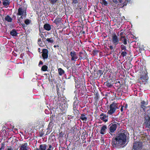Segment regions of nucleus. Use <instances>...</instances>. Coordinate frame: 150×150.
Listing matches in <instances>:
<instances>
[{
	"label": "nucleus",
	"mask_w": 150,
	"mask_h": 150,
	"mask_svg": "<svg viewBox=\"0 0 150 150\" xmlns=\"http://www.w3.org/2000/svg\"><path fill=\"white\" fill-rule=\"evenodd\" d=\"M127 136L124 133L119 132L112 139L111 145L114 148H120L125 145Z\"/></svg>",
	"instance_id": "nucleus-1"
},
{
	"label": "nucleus",
	"mask_w": 150,
	"mask_h": 150,
	"mask_svg": "<svg viewBox=\"0 0 150 150\" xmlns=\"http://www.w3.org/2000/svg\"><path fill=\"white\" fill-rule=\"evenodd\" d=\"M120 41L121 42H119V44L120 45V48L121 51L127 50V42H129L128 38L125 36H122L120 38Z\"/></svg>",
	"instance_id": "nucleus-2"
},
{
	"label": "nucleus",
	"mask_w": 150,
	"mask_h": 150,
	"mask_svg": "<svg viewBox=\"0 0 150 150\" xmlns=\"http://www.w3.org/2000/svg\"><path fill=\"white\" fill-rule=\"evenodd\" d=\"M110 110L108 112V114L112 115L115 112L117 108V104L113 102L110 105Z\"/></svg>",
	"instance_id": "nucleus-3"
},
{
	"label": "nucleus",
	"mask_w": 150,
	"mask_h": 150,
	"mask_svg": "<svg viewBox=\"0 0 150 150\" xmlns=\"http://www.w3.org/2000/svg\"><path fill=\"white\" fill-rule=\"evenodd\" d=\"M118 123L115 122L111 123L108 126V128L109 129V133L112 135V133H114L116 130L117 128V125Z\"/></svg>",
	"instance_id": "nucleus-4"
},
{
	"label": "nucleus",
	"mask_w": 150,
	"mask_h": 150,
	"mask_svg": "<svg viewBox=\"0 0 150 150\" xmlns=\"http://www.w3.org/2000/svg\"><path fill=\"white\" fill-rule=\"evenodd\" d=\"M75 86L80 93L83 94V93L86 90L85 86H83V84L81 83L75 84Z\"/></svg>",
	"instance_id": "nucleus-5"
},
{
	"label": "nucleus",
	"mask_w": 150,
	"mask_h": 150,
	"mask_svg": "<svg viewBox=\"0 0 150 150\" xmlns=\"http://www.w3.org/2000/svg\"><path fill=\"white\" fill-rule=\"evenodd\" d=\"M142 142H136L134 143L132 148L134 150H140L142 149Z\"/></svg>",
	"instance_id": "nucleus-6"
},
{
	"label": "nucleus",
	"mask_w": 150,
	"mask_h": 150,
	"mask_svg": "<svg viewBox=\"0 0 150 150\" xmlns=\"http://www.w3.org/2000/svg\"><path fill=\"white\" fill-rule=\"evenodd\" d=\"M119 41L120 40L116 34L115 33L113 34L112 36V42L113 44L116 46L119 44Z\"/></svg>",
	"instance_id": "nucleus-7"
},
{
	"label": "nucleus",
	"mask_w": 150,
	"mask_h": 150,
	"mask_svg": "<svg viewBox=\"0 0 150 150\" xmlns=\"http://www.w3.org/2000/svg\"><path fill=\"white\" fill-rule=\"evenodd\" d=\"M48 51L46 49H43L42 50V56L44 59L48 58Z\"/></svg>",
	"instance_id": "nucleus-8"
},
{
	"label": "nucleus",
	"mask_w": 150,
	"mask_h": 150,
	"mask_svg": "<svg viewBox=\"0 0 150 150\" xmlns=\"http://www.w3.org/2000/svg\"><path fill=\"white\" fill-rule=\"evenodd\" d=\"M100 119L103 121L105 122H107L108 121V115H106L104 113H101L99 116Z\"/></svg>",
	"instance_id": "nucleus-9"
},
{
	"label": "nucleus",
	"mask_w": 150,
	"mask_h": 150,
	"mask_svg": "<svg viewBox=\"0 0 150 150\" xmlns=\"http://www.w3.org/2000/svg\"><path fill=\"white\" fill-rule=\"evenodd\" d=\"M26 10H24L22 7H20L18 9L17 15L19 16H23L26 14Z\"/></svg>",
	"instance_id": "nucleus-10"
},
{
	"label": "nucleus",
	"mask_w": 150,
	"mask_h": 150,
	"mask_svg": "<svg viewBox=\"0 0 150 150\" xmlns=\"http://www.w3.org/2000/svg\"><path fill=\"white\" fill-rule=\"evenodd\" d=\"M70 55L71 57V61L74 60L75 59H78V57L76 55V52L73 51L71 52Z\"/></svg>",
	"instance_id": "nucleus-11"
},
{
	"label": "nucleus",
	"mask_w": 150,
	"mask_h": 150,
	"mask_svg": "<svg viewBox=\"0 0 150 150\" xmlns=\"http://www.w3.org/2000/svg\"><path fill=\"white\" fill-rule=\"evenodd\" d=\"M148 77L147 75V72L145 71L144 72L143 75H142L141 77V79L142 80L143 82H146L147 80Z\"/></svg>",
	"instance_id": "nucleus-12"
},
{
	"label": "nucleus",
	"mask_w": 150,
	"mask_h": 150,
	"mask_svg": "<svg viewBox=\"0 0 150 150\" xmlns=\"http://www.w3.org/2000/svg\"><path fill=\"white\" fill-rule=\"evenodd\" d=\"M48 146L46 144H42L40 145L38 148H36L34 150H47Z\"/></svg>",
	"instance_id": "nucleus-13"
},
{
	"label": "nucleus",
	"mask_w": 150,
	"mask_h": 150,
	"mask_svg": "<svg viewBox=\"0 0 150 150\" xmlns=\"http://www.w3.org/2000/svg\"><path fill=\"white\" fill-rule=\"evenodd\" d=\"M56 90L57 91V93L58 96L59 98H62L61 96L62 94L63 91H62L61 88L60 89L57 86V85L56 86Z\"/></svg>",
	"instance_id": "nucleus-14"
},
{
	"label": "nucleus",
	"mask_w": 150,
	"mask_h": 150,
	"mask_svg": "<svg viewBox=\"0 0 150 150\" xmlns=\"http://www.w3.org/2000/svg\"><path fill=\"white\" fill-rule=\"evenodd\" d=\"M79 57L81 59H85L87 58L85 50L83 52H79Z\"/></svg>",
	"instance_id": "nucleus-15"
},
{
	"label": "nucleus",
	"mask_w": 150,
	"mask_h": 150,
	"mask_svg": "<svg viewBox=\"0 0 150 150\" xmlns=\"http://www.w3.org/2000/svg\"><path fill=\"white\" fill-rule=\"evenodd\" d=\"M54 115H52L51 116L50 118V121L49 124V126H52V125H53L54 123L55 122V120L54 119Z\"/></svg>",
	"instance_id": "nucleus-16"
},
{
	"label": "nucleus",
	"mask_w": 150,
	"mask_h": 150,
	"mask_svg": "<svg viewBox=\"0 0 150 150\" xmlns=\"http://www.w3.org/2000/svg\"><path fill=\"white\" fill-rule=\"evenodd\" d=\"M108 88H110L112 86V83L111 79H109L105 82L104 84Z\"/></svg>",
	"instance_id": "nucleus-17"
},
{
	"label": "nucleus",
	"mask_w": 150,
	"mask_h": 150,
	"mask_svg": "<svg viewBox=\"0 0 150 150\" xmlns=\"http://www.w3.org/2000/svg\"><path fill=\"white\" fill-rule=\"evenodd\" d=\"M80 119L82 121H86L87 119L86 115L84 113L81 114L80 117Z\"/></svg>",
	"instance_id": "nucleus-18"
},
{
	"label": "nucleus",
	"mask_w": 150,
	"mask_h": 150,
	"mask_svg": "<svg viewBox=\"0 0 150 150\" xmlns=\"http://www.w3.org/2000/svg\"><path fill=\"white\" fill-rule=\"evenodd\" d=\"M44 29L47 31H49L51 29L50 25L49 24H45L43 26Z\"/></svg>",
	"instance_id": "nucleus-19"
},
{
	"label": "nucleus",
	"mask_w": 150,
	"mask_h": 150,
	"mask_svg": "<svg viewBox=\"0 0 150 150\" xmlns=\"http://www.w3.org/2000/svg\"><path fill=\"white\" fill-rule=\"evenodd\" d=\"M107 129V126L106 125H104L102 126L101 128V130L100 131V133L102 134H104V132Z\"/></svg>",
	"instance_id": "nucleus-20"
},
{
	"label": "nucleus",
	"mask_w": 150,
	"mask_h": 150,
	"mask_svg": "<svg viewBox=\"0 0 150 150\" xmlns=\"http://www.w3.org/2000/svg\"><path fill=\"white\" fill-rule=\"evenodd\" d=\"M76 99L75 100L74 103H73V110H76L77 109L78 107V103L76 104V100H77V98L76 97Z\"/></svg>",
	"instance_id": "nucleus-21"
},
{
	"label": "nucleus",
	"mask_w": 150,
	"mask_h": 150,
	"mask_svg": "<svg viewBox=\"0 0 150 150\" xmlns=\"http://www.w3.org/2000/svg\"><path fill=\"white\" fill-rule=\"evenodd\" d=\"M54 41V38L53 37H51L50 38H47L46 39L45 42L48 43H52Z\"/></svg>",
	"instance_id": "nucleus-22"
},
{
	"label": "nucleus",
	"mask_w": 150,
	"mask_h": 150,
	"mask_svg": "<svg viewBox=\"0 0 150 150\" xmlns=\"http://www.w3.org/2000/svg\"><path fill=\"white\" fill-rule=\"evenodd\" d=\"M61 20L62 19L59 16H57L54 20V22L55 23L56 25H58L60 22L61 21Z\"/></svg>",
	"instance_id": "nucleus-23"
},
{
	"label": "nucleus",
	"mask_w": 150,
	"mask_h": 150,
	"mask_svg": "<svg viewBox=\"0 0 150 150\" xmlns=\"http://www.w3.org/2000/svg\"><path fill=\"white\" fill-rule=\"evenodd\" d=\"M10 34L13 36H16L17 35L18 33L17 32L16 30L15 29H13L10 32Z\"/></svg>",
	"instance_id": "nucleus-24"
},
{
	"label": "nucleus",
	"mask_w": 150,
	"mask_h": 150,
	"mask_svg": "<svg viewBox=\"0 0 150 150\" xmlns=\"http://www.w3.org/2000/svg\"><path fill=\"white\" fill-rule=\"evenodd\" d=\"M58 71L59 75L62 76L65 73L64 71L61 68L58 69Z\"/></svg>",
	"instance_id": "nucleus-25"
},
{
	"label": "nucleus",
	"mask_w": 150,
	"mask_h": 150,
	"mask_svg": "<svg viewBox=\"0 0 150 150\" xmlns=\"http://www.w3.org/2000/svg\"><path fill=\"white\" fill-rule=\"evenodd\" d=\"M27 143H25L22 145L20 148V150H27Z\"/></svg>",
	"instance_id": "nucleus-26"
},
{
	"label": "nucleus",
	"mask_w": 150,
	"mask_h": 150,
	"mask_svg": "<svg viewBox=\"0 0 150 150\" xmlns=\"http://www.w3.org/2000/svg\"><path fill=\"white\" fill-rule=\"evenodd\" d=\"M5 20L8 22H11L12 20V19L9 15H7L5 18Z\"/></svg>",
	"instance_id": "nucleus-27"
},
{
	"label": "nucleus",
	"mask_w": 150,
	"mask_h": 150,
	"mask_svg": "<svg viewBox=\"0 0 150 150\" xmlns=\"http://www.w3.org/2000/svg\"><path fill=\"white\" fill-rule=\"evenodd\" d=\"M103 71L102 70L100 69L97 71L96 74L98 76L100 77L103 74Z\"/></svg>",
	"instance_id": "nucleus-28"
},
{
	"label": "nucleus",
	"mask_w": 150,
	"mask_h": 150,
	"mask_svg": "<svg viewBox=\"0 0 150 150\" xmlns=\"http://www.w3.org/2000/svg\"><path fill=\"white\" fill-rule=\"evenodd\" d=\"M38 45L41 47H43L44 46V45L43 44L40 38L38 39Z\"/></svg>",
	"instance_id": "nucleus-29"
},
{
	"label": "nucleus",
	"mask_w": 150,
	"mask_h": 150,
	"mask_svg": "<svg viewBox=\"0 0 150 150\" xmlns=\"http://www.w3.org/2000/svg\"><path fill=\"white\" fill-rule=\"evenodd\" d=\"M51 125L49 126V125H48V127L47 128V131L46 132V135H47L49 134L52 131V128L50 127Z\"/></svg>",
	"instance_id": "nucleus-30"
},
{
	"label": "nucleus",
	"mask_w": 150,
	"mask_h": 150,
	"mask_svg": "<svg viewBox=\"0 0 150 150\" xmlns=\"http://www.w3.org/2000/svg\"><path fill=\"white\" fill-rule=\"evenodd\" d=\"M47 69L48 67H47V66H46V65H44L42 67L41 69L42 71H47Z\"/></svg>",
	"instance_id": "nucleus-31"
},
{
	"label": "nucleus",
	"mask_w": 150,
	"mask_h": 150,
	"mask_svg": "<svg viewBox=\"0 0 150 150\" xmlns=\"http://www.w3.org/2000/svg\"><path fill=\"white\" fill-rule=\"evenodd\" d=\"M2 3L3 5L5 6H8L10 4V2L9 1H3Z\"/></svg>",
	"instance_id": "nucleus-32"
},
{
	"label": "nucleus",
	"mask_w": 150,
	"mask_h": 150,
	"mask_svg": "<svg viewBox=\"0 0 150 150\" xmlns=\"http://www.w3.org/2000/svg\"><path fill=\"white\" fill-rule=\"evenodd\" d=\"M73 110V113L74 114V115H79L80 113L79 110L77 109L76 110Z\"/></svg>",
	"instance_id": "nucleus-33"
},
{
	"label": "nucleus",
	"mask_w": 150,
	"mask_h": 150,
	"mask_svg": "<svg viewBox=\"0 0 150 150\" xmlns=\"http://www.w3.org/2000/svg\"><path fill=\"white\" fill-rule=\"evenodd\" d=\"M45 132V130L42 129L41 131L40 132L39 136L40 137L43 136L44 134V132Z\"/></svg>",
	"instance_id": "nucleus-34"
},
{
	"label": "nucleus",
	"mask_w": 150,
	"mask_h": 150,
	"mask_svg": "<svg viewBox=\"0 0 150 150\" xmlns=\"http://www.w3.org/2000/svg\"><path fill=\"white\" fill-rule=\"evenodd\" d=\"M31 21L30 20L26 19L24 23L26 25H28L30 23Z\"/></svg>",
	"instance_id": "nucleus-35"
},
{
	"label": "nucleus",
	"mask_w": 150,
	"mask_h": 150,
	"mask_svg": "<svg viewBox=\"0 0 150 150\" xmlns=\"http://www.w3.org/2000/svg\"><path fill=\"white\" fill-rule=\"evenodd\" d=\"M122 51L121 53V55L123 57H124L125 56H126L127 54V52H126V51Z\"/></svg>",
	"instance_id": "nucleus-36"
},
{
	"label": "nucleus",
	"mask_w": 150,
	"mask_h": 150,
	"mask_svg": "<svg viewBox=\"0 0 150 150\" xmlns=\"http://www.w3.org/2000/svg\"><path fill=\"white\" fill-rule=\"evenodd\" d=\"M5 144L3 142V143H1V147H0V150H4V148H5Z\"/></svg>",
	"instance_id": "nucleus-37"
},
{
	"label": "nucleus",
	"mask_w": 150,
	"mask_h": 150,
	"mask_svg": "<svg viewBox=\"0 0 150 150\" xmlns=\"http://www.w3.org/2000/svg\"><path fill=\"white\" fill-rule=\"evenodd\" d=\"M101 4L105 6H107L108 3L105 0H102Z\"/></svg>",
	"instance_id": "nucleus-38"
},
{
	"label": "nucleus",
	"mask_w": 150,
	"mask_h": 150,
	"mask_svg": "<svg viewBox=\"0 0 150 150\" xmlns=\"http://www.w3.org/2000/svg\"><path fill=\"white\" fill-rule=\"evenodd\" d=\"M64 133L62 132H61L59 134V138H62L64 137Z\"/></svg>",
	"instance_id": "nucleus-39"
},
{
	"label": "nucleus",
	"mask_w": 150,
	"mask_h": 150,
	"mask_svg": "<svg viewBox=\"0 0 150 150\" xmlns=\"http://www.w3.org/2000/svg\"><path fill=\"white\" fill-rule=\"evenodd\" d=\"M39 31H40V33H39V35L42 38V40L43 41V40L46 39V38L44 37L43 34L41 33L40 30H39Z\"/></svg>",
	"instance_id": "nucleus-40"
},
{
	"label": "nucleus",
	"mask_w": 150,
	"mask_h": 150,
	"mask_svg": "<svg viewBox=\"0 0 150 150\" xmlns=\"http://www.w3.org/2000/svg\"><path fill=\"white\" fill-rule=\"evenodd\" d=\"M121 4H122V5H121V7H123L125 6H126L127 5V2L126 1H125L124 2H123H123L122 3H121Z\"/></svg>",
	"instance_id": "nucleus-41"
},
{
	"label": "nucleus",
	"mask_w": 150,
	"mask_h": 150,
	"mask_svg": "<svg viewBox=\"0 0 150 150\" xmlns=\"http://www.w3.org/2000/svg\"><path fill=\"white\" fill-rule=\"evenodd\" d=\"M49 146V148L47 149V150H53V146L51 145L50 144H48Z\"/></svg>",
	"instance_id": "nucleus-42"
},
{
	"label": "nucleus",
	"mask_w": 150,
	"mask_h": 150,
	"mask_svg": "<svg viewBox=\"0 0 150 150\" xmlns=\"http://www.w3.org/2000/svg\"><path fill=\"white\" fill-rule=\"evenodd\" d=\"M82 137H83V138L84 139H86L87 136L86 134V133H84L83 132V133Z\"/></svg>",
	"instance_id": "nucleus-43"
},
{
	"label": "nucleus",
	"mask_w": 150,
	"mask_h": 150,
	"mask_svg": "<svg viewBox=\"0 0 150 150\" xmlns=\"http://www.w3.org/2000/svg\"><path fill=\"white\" fill-rule=\"evenodd\" d=\"M58 1V0H50V3L53 4H55Z\"/></svg>",
	"instance_id": "nucleus-44"
},
{
	"label": "nucleus",
	"mask_w": 150,
	"mask_h": 150,
	"mask_svg": "<svg viewBox=\"0 0 150 150\" xmlns=\"http://www.w3.org/2000/svg\"><path fill=\"white\" fill-rule=\"evenodd\" d=\"M7 150H13V149L12 146H7Z\"/></svg>",
	"instance_id": "nucleus-45"
},
{
	"label": "nucleus",
	"mask_w": 150,
	"mask_h": 150,
	"mask_svg": "<svg viewBox=\"0 0 150 150\" xmlns=\"http://www.w3.org/2000/svg\"><path fill=\"white\" fill-rule=\"evenodd\" d=\"M146 125L148 127H150V117L149 118Z\"/></svg>",
	"instance_id": "nucleus-46"
},
{
	"label": "nucleus",
	"mask_w": 150,
	"mask_h": 150,
	"mask_svg": "<svg viewBox=\"0 0 150 150\" xmlns=\"http://www.w3.org/2000/svg\"><path fill=\"white\" fill-rule=\"evenodd\" d=\"M72 4H76L78 3V0H72Z\"/></svg>",
	"instance_id": "nucleus-47"
},
{
	"label": "nucleus",
	"mask_w": 150,
	"mask_h": 150,
	"mask_svg": "<svg viewBox=\"0 0 150 150\" xmlns=\"http://www.w3.org/2000/svg\"><path fill=\"white\" fill-rule=\"evenodd\" d=\"M68 118L69 119H71L74 118V116L72 115H68Z\"/></svg>",
	"instance_id": "nucleus-48"
},
{
	"label": "nucleus",
	"mask_w": 150,
	"mask_h": 150,
	"mask_svg": "<svg viewBox=\"0 0 150 150\" xmlns=\"http://www.w3.org/2000/svg\"><path fill=\"white\" fill-rule=\"evenodd\" d=\"M69 44V41L67 39L66 40V42H65L64 44L65 45H68Z\"/></svg>",
	"instance_id": "nucleus-49"
},
{
	"label": "nucleus",
	"mask_w": 150,
	"mask_h": 150,
	"mask_svg": "<svg viewBox=\"0 0 150 150\" xmlns=\"http://www.w3.org/2000/svg\"><path fill=\"white\" fill-rule=\"evenodd\" d=\"M141 103L142 105H146V102L144 101H143L142 102H141Z\"/></svg>",
	"instance_id": "nucleus-50"
},
{
	"label": "nucleus",
	"mask_w": 150,
	"mask_h": 150,
	"mask_svg": "<svg viewBox=\"0 0 150 150\" xmlns=\"http://www.w3.org/2000/svg\"><path fill=\"white\" fill-rule=\"evenodd\" d=\"M113 2L115 4H117L118 3V1L117 0H112Z\"/></svg>",
	"instance_id": "nucleus-51"
},
{
	"label": "nucleus",
	"mask_w": 150,
	"mask_h": 150,
	"mask_svg": "<svg viewBox=\"0 0 150 150\" xmlns=\"http://www.w3.org/2000/svg\"><path fill=\"white\" fill-rule=\"evenodd\" d=\"M55 133L54 132H53L52 133L50 134V135L51 136V137H55V135H54V134Z\"/></svg>",
	"instance_id": "nucleus-52"
},
{
	"label": "nucleus",
	"mask_w": 150,
	"mask_h": 150,
	"mask_svg": "<svg viewBox=\"0 0 150 150\" xmlns=\"http://www.w3.org/2000/svg\"><path fill=\"white\" fill-rule=\"evenodd\" d=\"M93 52L95 53H98L99 52V51L97 50H93Z\"/></svg>",
	"instance_id": "nucleus-53"
},
{
	"label": "nucleus",
	"mask_w": 150,
	"mask_h": 150,
	"mask_svg": "<svg viewBox=\"0 0 150 150\" xmlns=\"http://www.w3.org/2000/svg\"><path fill=\"white\" fill-rule=\"evenodd\" d=\"M21 25L22 26L23 28H25L26 27L25 25L23 23L21 24Z\"/></svg>",
	"instance_id": "nucleus-54"
},
{
	"label": "nucleus",
	"mask_w": 150,
	"mask_h": 150,
	"mask_svg": "<svg viewBox=\"0 0 150 150\" xmlns=\"http://www.w3.org/2000/svg\"><path fill=\"white\" fill-rule=\"evenodd\" d=\"M109 48H110V49L111 50H114V48H113V46L112 45H110V46H109Z\"/></svg>",
	"instance_id": "nucleus-55"
},
{
	"label": "nucleus",
	"mask_w": 150,
	"mask_h": 150,
	"mask_svg": "<svg viewBox=\"0 0 150 150\" xmlns=\"http://www.w3.org/2000/svg\"><path fill=\"white\" fill-rule=\"evenodd\" d=\"M124 106H122L120 110L121 112H122L123 111V108Z\"/></svg>",
	"instance_id": "nucleus-56"
},
{
	"label": "nucleus",
	"mask_w": 150,
	"mask_h": 150,
	"mask_svg": "<svg viewBox=\"0 0 150 150\" xmlns=\"http://www.w3.org/2000/svg\"><path fill=\"white\" fill-rule=\"evenodd\" d=\"M59 47V45H54V48H56V47Z\"/></svg>",
	"instance_id": "nucleus-57"
},
{
	"label": "nucleus",
	"mask_w": 150,
	"mask_h": 150,
	"mask_svg": "<svg viewBox=\"0 0 150 150\" xmlns=\"http://www.w3.org/2000/svg\"><path fill=\"white\" fill-rule=\"evenodd\" d=\"M145 107L144 106V105L141 104V108H144Z\"/></svg>",
	"instance_id": "nucleus-58"
},
{
	"label": "nucleus",
	"mask_w": 150,
	"mask_h": 150,
	"mask_svg": "<svg viewBox=\"0 0 150 150\" xmlns=\"http://www.w3.org/2000/svg\"><path fill=\"white\" fill-rule=\"evenodd\" d=\"M43 64V62L41 61H40L39 63V65L42 64Z\"/></svg>",
	"instance_id": "nucleus-59"
},
{
	"label": "nucleus",
	"mask_w": 150,
	"mask_h": 150,
	"mask_svg": "<svg viewBox=\"0 0 150 150\" xmlns=\"http://www.w3.org/2000/svg\"><path fill=\"white\" fill-rule=\"evenodd\" d=\"M123 32H121L120 33V37H121L122 36H123Z\"/></svg>",
	"instance_id": "nucleus-60"
},
{
	"label": "nucleus",
	"mask_w": 150,
	"mask_h": 150,
	"mask_svg": "<svg viewBox=\"0 0 150 150\" xmlns=\"http://www.w3.org/2000/svg\"><path fill=\"white\" fill-rule=\"evenodd\" d=\"M128 105L127 104H126L125 106V109H126L127 108Z\"/></svg>",
	"instance_id": "nucleus-61"
},
{
	"label": "nucleus",
	"mask_w": 150,
	"mask_h": 150,
	"mask_svg": "<svg viewBox=\"0 0 150 150\" xmlns=\"http://www.w3.org/2000/svg\"><path fill=\"white\" fill-rule=\"evenodd\" d=\"M119 1L120 3H122L123 2V0H119Z\"/></svg>",
	"instance_id": "nucleus-62"
},
{
	"label": "nucleus",
	"mask_w": 150,
	"mask_h": 150,
	"mask_svg": "<svg viewBox=\"0 0 150 150\" xmlns=\"http://www.w3.org/2000/svg\"><path fill=\"white\" fill-rule=\"evenodd\" d=\"M74 81H75V82L76 83H77V82L78 81V80L76 79H75Z\"/></svg>",
	"instance_id": "nucleus-63"
},
{
	"label": "nucleus",
	"mask_w": 150,
	"mask_h": 150,
	"mask_svg": "<svg viewBox=\"0 0 150 150\" xmlns=\"http://www.w3.org/2000/svg\"><path fill=\"white\" fill-rule=\"evenodd\" d=\"M52 138V137H51V136L50 135V136H49V139H51Z\"/></svg>",
	"instance_id": "nucleus-64"
}]
</instances>
